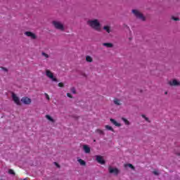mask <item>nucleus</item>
<instances>
[{"label":"nucleus","mask_w":180,"mask_h":180,"mask_svg":"<svg viewBox=\"0 0 180 180\" xmlns=\"http://www.w3.org/2000/svg\"><path fill=\"white\" fill-rule=\"evenodd\" d=\"M87 25L94 29L96 32H101V22L99 20L94 19V20H89L87 21Z\"/></svg>","instance_id":"obj_1"},{"label":"nucleus","mask_w":180,"mask_h":180,"mask_svg":"<svg viewBox=\"0 0 180 180\" xmlns=\"http://www.w3.org/2000/svg\"><path fill=\"white\" fill-rule=\"evenodd\" d=\"M52 25L56 27L58 30L64 31V25L61 23L60 21L53 20L52 21Z\"/></svg>","instance_id":"obj_2"},{"label":"nucleus","mask_w":180,"mask_h":180,"mask_svg":"<svg viewBox=\"0 0 180 180\" xmlns=\"http://www.w3.org/2000/svg\"><path fill=\"white\" fill-rule=\"evenodd\" d=\"M132 13L135 15L136 18L141 19V20H146V18L143 15V13H140L138 10H132Z\"/></svg>","instance_id":"obj_3"},{"label":"nucleus","mask_w":180,"mask_h":180,"mask_svg":"<svg viewBox=\"0 0 180 180\" xmlns=\"http://www.w3.org/2000/svg\"><path fill=\"white\" fill-rule=\"evenodd\" d=\"M46 77H48V78H50L54 82H57V78L54 77V75H53V72H51V71L47 70L46 71Z\"/></svg>","instance_id":"obj_4"},{"label":"nucleus","mask_w":180,"mask_h":180,"mask_svg":"<svg viewBox=\"0 0 180 180\" xmlns=\"http://www.w3.org/2000/svg\"><path fill=\"white\" fill-rule=\"evenodd\" d=\"M25 34L27 37H30L32 40H36V39H37V36H36L35 34L32 32L27 31L25 32Z\"/></svg>","instance_id":"obj_5"},{"label":"nucleus","mask_w":180,"mask_h":180,"mask_svg":"<svg viewBox=\"0 0 180 180\" xmlns=\"http://www.w3.org/2000/svg\"><path fill=\"white\" fill-rule=\"evenodd\" d=\"M168 84L170 86H179L180 82L176 80V79H174L172 81H169Z\"/></svg>","instance_id":"obj_6"},{"label":"nucleus","mask_w":180,"mask_h":180,"mask_svg":"<svg viewBox=\"0 0 180 180\" xmlns=\"http://www.w3.org/2000/svg\"><path fill=\"white\" fill-rule=\"evenodd\" d=\"M12 98L15 103H16V105H18V106H20V100H19V97H18L16 94H15V93L12 94Z\"/></svg>","instance_id":"obj_7"},{"label":"nucleus","mask_w":180,"mask_h":180,"mask_svg":"<svg viewBox=\"0 0 180 180\" xmlns=\"http://www.w3.org/2000/svg\"><path fill=\"white\" fill-rule=\"evenodd\" d=\"M21 102H22L24 105H30L32 103V99L28 97H22L21 98Z\"/></svg>","instance_id":"obj_8"},{"label":"nucleus","mask_w":180,"mask_h":180,"mask_svg":"<svg viewBox=\"0 0 180 180\" xmlns=\"http://www.w3.org/2000/svg\"><path fill=\"white\" fill-rule=\"evenodd\" d=\"M108 171L110 174H115V175H117L119 174V169L117 168H112V167H110L108 168Z\"/></svg>","instance_id":"obj_9"},{"label":"nucleus","mask_w":180,"mask_h":180,"mask_svg":"<svg viewBox=\"0 0 180 180\" xmlns=\"http://www.w3.org/2000/svg\"><path fill=\"white\" fill-rule=\"evenodd\" d=\"M96 160L97 162L101 164V165H103L105 164V160H103V158L101 155L96 156Z\"/></svg>","instance_id":"obj_10"},{"label":"nucleus","mask_w":180,"mask_h":180,"mask_svg":"<svg viewBox=\"0 0 180 180\" xmlns=\"http://www.w3.org/2000/svg\"><path fill=\"white\" fill-rule=\"evenodd\" d=\"M83 150H84V153H86V154H89V153H91V148H89V146H88V145H84Z\"/></svg>","instance_id":"obj_11"},{"label":"nucleus","mask_w":180,"mask_h":180,"mask_svg":"<svg viewBox=\"0 0 180 180\" xmlns=\"http://www.w3.org/2000/svg\"><path fill=\"white\" fill-rule=\"evenodd\" d=\"M110 121L111 122V123H112V124H114L115 126H117V127H120V126H122V124H120V123H118L117 122H116V120H115L114 119H110Z\"/></svg>","instance_id":"obj_12"},{"label":"nucleus","mask_w":180,"mask_h":180,"mask_svg":"<svg viewBox=\"0 0 180 180\" xmlns=\"http://www.w3.org/2000/svg\"><path fill=\"white\" fill-rule=\"evenodd\" d=\"M103 46H104L105 47H107L108 49H111L112 47H113V44H112V43H103Z\"/></svg>","instance_id":"obj_13"},{"label":"nucleus","mask_w":180,"mask_h":180,"mask_svg":"<svg viewBox=\"0 0 180 180\" xmlns=\"http://www.w3.org/2000/svg\"><path fill=\"white\" fill-rule=\"evenodd\" d=\"M45 117L49 120V122H51L52 123H54V119H53V117H51V116L49 115H46L45 116Z\"/></svg>","instance_id":"obj_14"},{"label":"nucleus","mask_w":180,"mask_h":180,"mask_svg":"<svg viewBox=\"0 0 180 180\" xmlns=\"http://www.w3.org/2000/svg\"><path fill=\"white\" fill-rule=\"evenodd\" d=\"M78 162H79L80 165L85 166L86 165V162L82 159L77 160Z\"/></svg>","instance_id":"obj_15"},{"label":"nucleus","mask_w":180,"mask_h":180,"mask_svg":"<svg viewBox=\"0 0 180 180\" xmlns=\"http://www.w3.org/2000/svg\"><path fill=\"white\" fill-rule=\"evenodd\" d=\"M86 61H87V63H92L94 59H92V57L87 56H86Z\"/></svg>","instance_id":"obj_16"},{"label":"nucleus","mask_w":180,"mask_h":180,"mask_svg":"<svg viewBox=\"0 0 180 180\" xmlns=\"http://www.w3.org/2000/svg\"><path fill=\"white\" fill-rule=\"evenodd\" d=\"M103 30H105V32H107V33H110V26H104L103 27Z\"/></svg>","instance_id":"obj_17"},{"label":"nucleus","mask_w":180,"mask_h":180,"mask_svg":"<svg viewBox=\"0 0 180 180\" xmlns=\"http://www.w3.org/2000/svg\"><path fill=\"white\" fill-rule=\"evenodd\" d=\"M115 105H117V106H120V100L115 98L114 100Z\"/></svg>","instance_id":"obj_18"},{"label":"nucleus","mask_w":180,"mask_h":180,"mask_svg":"<svg viewBox=\"0 0 180 180\" xmlns=\"http://www.w3.org/2000/svg\"><path fill=\"white\" fill-rule=\"evenodd\" d=\"M105 129L106 130H110V131H115V129H113V127L109 126V125H105Z\"/></svg>","instance_id":"obj_19"},{"label":"nucleus","mask_w":180,"mask_h":180,"mask_svg":"<svg viewBox=\"0 0 180 180\" xmlns=\"http://www.w3.org/2000/svg\"><path fill=\"white\" fill-rule=\"evenodd\" d=\"M122 120H123V122L125 123V124H127V125L130 124V122L126 118L122 117Z\"/></svg>","instance_id":"obj_20"},{"label":"nucleus","mask_w":180,"mask_h":180,"mask_svg":"<svg viewBox=\"0 0 180 180\" xmlns=\"http://www.w3.org/2000/svg\"><path fill=\"white\" fill-rule=\"evenodd\" d=\"M96 133H98V134H105V132L102 129H96Z\"/></svg>","instance_id":"obj_21"},{"label":"nucleus","mask_w":180,"mask_h":180,"mask_svg":"<svg viewBox=\"0 0 180 180\" xmlns=\"http://www.w3.org/2000/svg\"><path fill=\"white\" fill-rule=\"evenodd\" d=\"M41 56H43V57H44L45 58H49V57H50V56H49V54H47L44 52L41 53Z\"/></svg>","instance_id":"obj_22"},{"label":"nucleus","mask_w":180,"mask_h":180,"mask_svg":"<svg viewBox=\"0 0 180 180\" xmlns=\"http://www.w3.org/2000/svg\"><path fill=\"white\" fill-rule=\"evenodd\" d=\"M8 174H10V175H15V172L13 171V169H10L8 170Z\"/></svg>","instance_id":"obj_23"},{"label":"nucleus","mask_w":180,"mask_h":180,"mask_svg":"<svg viewBox=\"0 0 180 180\" xmlns=\"http://www.w3.org/2000/svg\"><path fill=\"white\" fill-rule=\"evenodd\" d=\"M58 86L60 87V88H64V83H63V82H60V83H58Z\"/></svg>","instance_id":"obj_24"},{"label":"nucleus","mask_w":180,"mask_h":180,"mask_svg":"<svg viewBox=\"0 0 180 180\" xmlns=\"http://www.w3.org/2000/svg\"><path fill=\"white\" fill-rule=\"evenodd\" d=\"M70 91H71V93H72V94H77V91H76V90H75V88H74V87H72V88L70 89Z\"/></svg>","instance_id":"obj_25"},{"label":"nucleus","mask_w":180,"mask_h":180,"mask_svg":"<svg viewBox=\"0 0 180 180\" xmlns=\"http://www.w3.org/2000/svg\"><path fill=\"white\" fill-rule=\"evenodd\" d=\"M127 165V167H129V168H131V169H134V166H133V165L129 163V164H128Z\"/></svg>","instance_id":"obj_26"},{"label":"nucleus","mask_w":180,"mask_h":180,"mask_svg":"<svg viewBox=\"0 0 180 180\" xmlns=\"http://www.w3.org/2000/svg\"><path fill=\"white\" fill-rule=\"evenodd\" d=\"M142 117H143V119H145V120H146V122H150V120H148V117H146L145 115H142Z\"/></svg>","instance_id":"obj_27"},{"label":"nucleus","mask_w":180,"mask_h":180,"mask_svg":"<svg viewBox=\"0 0 180 180\" xmlns=\"http://www.w3.org/2000/svg\"><path fill=\"white\" fill-rule=\"evenodd\" d=\"M44 95H45L47 101H50V96H49V94H47V93H45Z\"/></svg>","instance_id":"obj_28"},{"label":"nucleus","mask_w":180,"mask_h":180,"mask_svg":"<svg viewBox=\"0 0 180 180\" xmlns=\"http://www.w3.org/2000/svg\"><path fill=\"white\" fill-rule=\"evenodd\" d=\"M153 174H154V175H156V176L160 175V173L158 171H155V170L153 172Z\"/></svg>","instance_id":"obj_29"},{"label":"nucleus","mask_w":180,"mask_h":180,"mask_svg":"<svg viewBox=\"0 0 180 180\" xmlns=\"http://www.w3.org/2000/svg\"><path fill=\"white\" fill-rule=\"evenodd\" d=\"M172 19L173 20H175V21L179 20V18H175V17H172Z\"/></svg>","instance_id":"obj_30"},{"label":"nucleus","mask_w":180,"mask_h":180,"mask_svg":"<svg viewBox=\"0 0 180 180\" xmlns=\"http://www.w3.org/2000/svg\"><path fill=\"white\" fill-rule=\"evenodd\" d=\"M67 96H68V98H72V95H71V94H70V93H68V94H67Z\"/></svg>","instance_id":"obj_31"},{"label":"nucleus","mask_w":180,"mask_h":180,"mask_svg":"<svg viewBox=\"0 0 180 180\" xmlns=\"http://www.w3.org/2000/svg\"><path fill=\"white\" fill-rule=\"evenodd\" d=\"M55 165H56V167H58V168H60V165L57 162H55Z\"/></svg>","instance_id":"obj_32"},{"label":"nucleus","mask_w":180,"mask_h":180,"mask_svg":"<svg viewBox=\"0 0 180 180\" xmlns=\"http://www.w3.org/2000/svg\"><path fill=\"white\" fill-rule=\"evenodd\" d=\"M3 70H4V71L7 72L8 71V69L5 68H2Z\"/></svg>","instance_id":"obj_33"},{"label":"nucleus","mask_w":180,"mask_h":180,"mask_svg":"<svg viewBox=\"0 0 180 180\" xmlns=\"http://www.w3.org/2000/svg\"><path fill=\"white\" fill-rule=\"evenodd\" d=\"M165 95H168V91H165Z\"/></svg>","instance_id":"obj_34"},{"label":"nucleus","mask_w":180,"mask_h":180,"mask_svg":"<svg viewBox=\"0 0 180 180\" xmlns=\"http://www.w3.org/2000/svg\"><path fill=\"white\" fill-rule=\"evenodd\" d=\"M94 142H96V140H94Z\"/></svg>","instance_id":"obj_35"},{"label":"nucleus","mask_w":180,"mask_h":180,"mask_svg":"<svg viewBox=\"0 0 180 180\" xmlns=\"http://www.w3.org/2000/svg\"><path fill=\"white\" fill-rule=\"evenodd\" d=\"M179 155H180V153H179Z\"/></svg>","instance_id":"obj_36"}]
</instances>
